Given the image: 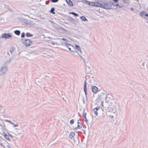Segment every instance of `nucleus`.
<instances>
[{"label": "nucleus", "mask_w": 148, "mask_h": 148, "mask_svg": "<svg viewBox=\"0 0 148 148\" xmlns=\"http://www.w3.org/2000/svg\"><path fill=\"white\" fill-rule=\"evenodd\" d=\"M90 75H91V73H88L86 75V79L85 80L84 84V91L85 92V94L86 95V100H87V82L86 81H90L91 82V79H90Z\"/></svg>", "instance_id": "1"}, {"label": "nucleus", "mask_w": 148, "mask_h": 148, "mask_svg": "<svg viewBox=\"0 0 148 148\" xmlns=\"http://www.w3.org/2000/svg\"><path fill=\"white\" fill-rule=\"evenodd\" d=\"M22 43L26 46H29L34 44V42L28 39H26L25 40L22 39Z\"/></svg>", "instance_id": "2"}, {"label": "nucleus", "mask_w": 148, "mask_h": 148, "mask_svg": "<svg viewBox=\"0 0 148 148\" xmlns=\"http://www.w3.org/2000/svg\"><path fill=\"white\" fill-rule=\"evenodd\" d=\"M7 67L6 66H2L0 70V76L3 77L7 71Z\"/></svg>", "instance_id": "3"}, {"label": "nucleus", "mask_w": 148, "mask_h": 148, "mask_svg": "<svg viewBox=\"0 0 148 148\" xmlns=\"http://www.w3.org/2000/svg\"><path fill=\"white\" fill-rule=\"evenodd\" d=\"M1 37L10 39L12 38V35L10 33L3 34L1 36Z\"/></svg>", "instance_id": "4"}, {"label": "nucleus", "mask_w": 148, "mask_h": 148, "mask_svg": "<svg viewBox=\"0 0 148 148\" xmlns=\"http://www.w3.org/2000/svg\"><path fill=\"white\" fill-rule=\"evenodd\" d=\"M139 15L142 17H143L144 16H148V14L144 11H141L139 14Z\"/></svg>", "instance_id": "5"}, {"label": "nucleus", "mask_w": 148, "mask_h": 148, "mask_svg": "<svg viewBox=\"0 0 148 148\" xmlns=\"http://www.w3.org/2000/svg\"><path fill=\"white\" fill-rule=\"evenodd\" d=\"M101 8L106 9H110V8L108 7V4L107 3H105L103 5H102V6H101Z\"/></svg>", "instance_id": "6"}, {"label": "nucleus", "mask_w": 148, "mask_h": 148, "mask_svg": "<svg viewBox=\"0 0 148 148\" xmlns=\"http://www.w3.org/2000/svg\"><path fill=\"white\" fill-rule=\"evenodd\" d=\"M72 139H73L74 143L75 144H78L79 143V139L77 136L73 138Z\"/></svg>", "instance_id": "7"}, {"label": "nucleus", "mask_w": 148, "mask_h": 148, "mask_svg": "<svg viewBox=\"0 0 148 148\" xmlns=\"http://www.w3.org/2000/svg\"><path fill=\"white\" fill-rule=\"evenodd\" d=\"M94 3L95 5H94V6L95 7L101 8V7H102L101 6H102V4L98 2H94Z\"/></svg>", "instance_id": "8"}, {"label": "nucleus", "mask_w": 148, "mask_h": 148, "mask_svg": "<svg viewBox=\"0 0 148 148\" xmlns=\"http://www.w3.org/2000/svg\"><path fill=\"white\" fill-rule=\"evenodd\" d=\"M92 90V92L95 94L97 92L98 90V88L96 86H94L93 87Z\"/></svg>", "instance_id": "9"}, {"label": "nucleus", "mask_w": 148, "mask_h": 148, "mask_svg": "<svg viewBox=\"0 0 148 148\" xmlns=\"http://www.w3.org/2000/svg\"><path fill=\"white\" fill-rule=\"evenodd\" d=\"M66 1L69 6L72 7L73 6V5L71 0H66Z\"/></svg>", "instance_id": "10"}, {"label": "nucleus", "mask_w": 148, "mask_h": 148, "mask_svg": "<svg viewBox=\"0 0 148 148\" xmlns=\"http://www.w3.org/2000/svg\"><path fill=\"white\" fill-rule=\"evenodd\" d=\"M111 96L110 94H108L107 95H106V101L108 102L110 101L111 99Z\"/></svg>", "instance_id": "11"}, {"label": "nucleus", "mask_w": 148, "mask_h": 148, "mask_svg": "<svg viewBox=\"0 0 148 148\" xmlns=\"http://www.w3.org/2000/svg\"><path fill=\"white\" fill-rule=\"evenodd\" d=\"M68 49L71 52L73 53H75L77 52V51H75V49L74 48V47L72 45V47H69Z\"/></svg>", "instance_id": "12"}, {"label": "nucleus", "mask_w": 148, "mask_h": 148, "mask_svg": "<svg viewBox=\"0 0 148 148\" xmlns=\"http://www.w3.org/2000/svg\"><path fill=\"white\" fill-rule=\"evenodd\" d=\"M86 66V72L87 74H88V73H90L91 72V70L90 69V67L88 66Z\"/></svg>", "instance_id": "13"}, {"label": "nucleus", "mask_w": 148, "mask_h": 148, "mask_svg": "<svg viewBox=\"0 0 148 148\" xmlns=\"http://www.w3.org/2000/svg\"><path fill=\"white\" fill-rule=\"evenodd\" d=\"M75 135V134L74 132H72L70 133L69 135V138L71 139H72L73 138H74V136Z\"/></svg>", "instance_id": "14"}, {"label": "nucleus", "mask_w": 148, "mask_h": 148, "mask_svg": "<svg viewBox=\"0 0 148 148\" xmlns=\"http://www.w3.org/2000/svg\"><path fill=\"white\" fill-rule=\"evenodd\" d=\"M75 48L76 49L78 50V51H79L80 52L81 54H82V51L81 50V48H80V47L77 45H76L75 46Z\"/></svg>", "instance_id": "15"}, {"label": "nucleus", "mask_w": 148, "mask_h": 148, "mask_svg": "<svg viewBox=\"0 0 148 148\" xmlns=\"http://www.w3.org/2000/svg\"><path fill=\"white\" fill-rule=\"evenodd\" d=\"M86 113H84V111L83 112V117L84 119H85V121L86 122H88V121L86 118Z\"/></svg>", "instance_id": "16"}, {"label": "nucleus", "mask_w": 148, "mask_h": 148, "mask_svg": "<svg viewBox=\"0 0 148 148\" xmlns=\"http://www.w3.org/2000/svg\"><path fill=\"white\" fill-rule=\"evenodd\" d=\"M14 33L16 35H19L21 33L20 31L18 30H16L14 31Z\"/></svg>", "instance_id": "17"}, {"label": "nucleus", "mask_w": 148, "mask_h": 148, "mask_svg": "<svg viewBox=\"0 0 148 148\" xmlns=\"http://www.w3.org/2000/svg\"><path fill=\"white\" fill-rule=\"evenodd\" d=\"M26 36L27 37H31L33 36V35L29 32H27L26 33Z\"/></svg>", "instance_id": "18"}, {"label": "nucleus", "mask_w": 148, "mask_h": 148, "mask_svg": "<svg viewBox=\"0 0 148 148\" xmlns=\"http://www.w3.org/2000/svg\"><path fill=\"white\" fill-rule=\"evenodd\" d=\"M81 19L83 21H86L87 20V18L84 16H81L80 17Z\"/></svg>", "instance_id": "19"}, {"label": "nucleus", "mask_w": 148, "mask_h": 148, "mask_svg": "<svg viewBox=\"0 0 148 148\" xmlns=\"http://www.w3.org/2000/svg\"><path fill=\"white\" fill-rule=\"evenodd\" d=\"M55 8H52L50 11V12L52 14H54L55 12H54Z\"/></svg>", "instance_id": "20"}, {"label": "nucleus", "mask_w": 148, "mask_h": 148, "mask_svg": "<svg viewBox=\"0 0 148 148\" xmlns=\"http://www.w3.org/2000/svg\"><path fill=\"white\" fill-rule=\"evenodd\" d=\"M70 14H72L74 15V16H79V14H78L76 13L73 12H70Z\"/></svg>", "instance_id": "21"}, {"label": "nucleus", "mask_w": 148, "mask_h": 148, "mask_svg": "<svg viewBox=\"0 0 148 148\" xmlns=\"http://www.w3.org/2000/svg\"><path fill=\"white\" fill-rule=\"evenodd\" d=\"M50 44L51 45H58V43L57 42H51L50 43Z\"/></svg>", "instance_id": "22"}, {"label": "nucleus", "mask_w": 148, "mask_h": 148, "mask_svg": "<svg viewBox=\"0 0 148 148\" xmlns=\"http://www.w3.org/2000/svg\"><path fill=\"white\" fill-rule=\"evenodd\" d=\"M82 127V123H80L79 124H78L77 125V127L76 128L80 129Z\"/></svg>", "instance_id": "23"}, {"label": "nucleus", "mask_w": 148, "mask_h": 148, "mask_svg": "<svg viewBox=\"0 0 148 148\" xmlns=\"http://www.w3.org/2000/svg\"><path fill=\"white\" fill-rule=\"evenodd\" d=\"M93 111L95 115L97 116L98 115V113L97 112V110H95V109L94 108L93 110Z\"/></svg>", "instance_id": "24"}, {"label": "nucleus", "mask_w": 148, "mask_h": 148, "mask_svg": "<svg viewBox=\"0 0 148 148\" xmlns=\"http://www.w3.org/2000/svg\"><path fill=\"white\" fill-rule=\"evenodd\" d=\"M8 121L10 123H11L13 125L14 127H17V126H18V125L17 124H16V125H15L14 124V123H13V122H12L11 121Z\"/></svg>", "instance_id": "25"}, {"label": "nucleus", "mask_w": 148, "mask_h": 148, "mask_svg": "<svg viewBox=\"0 0 148 148\" xmlns=\"http://www.w3.org/2000/svg\"><path fill=\"white\" fill-rule=\"evenodd\" d=\"M68 20L70 21H73L74 19L71 17H69Z\"/></svg>", "instance_id": "26"}, {"label": "nucleus", "mask_w": 148, "mask_h": 148, "mask_svg": "<svg viewBox=\"0 0 148 148\" xmlns=\"http://www.w3.org/2000/svg\"><path fill=\"white\" fill-rule=\"evenodd\" d=\"M67 43L66 42H62L61 45H63V46L65 47Z\"/></svg>", "instance_id": "27"}, {"label": "nucleus", "mask_w": 148, "mask_h": 148, "mask_svg": "<svg viewBox=\"0 0 148 148\" xmlns=\"http://www.w3.org/2000/svg\"><path fill=\"white\" fill-rule=\"evenodd\" d=\"M65 47L68 48L69 47H72V45L68 43H67Z\"/></svg>", "instance_id": "28"}, {"label": "nucleus", "mask_w": 148, "mask_h": 148, "mask_svg": "<svg viewBox=\"0 0 148 148\" xmlns=\"http://www.w3.org/2000/svg\"><path fill=\"white\" fill-rule=\"evenodd\" d=\"M89 5L90 6H94V5H95L94 2H90V4H89Z\"/></svg>", "instance_id": "29"}, {"label": "nucleus", "mask_w": 148, "mask_h": 148, "mask_svg": "<svg viewBox=\"0 0 148 148\" xmlns=\"http://www.w3.org/2000/svg\"><path fill=\"white\" fill-rule=\"evenodd\" d=\"M74 121L73 119H71V120L70 123L71 124H72L74 123Z\"/></svg>", "instance_id": "30"}, {"label": "nucleus", "mask_w": 148, "mask_h": 148, "mask_svg": "<svg viewBox=\"0 0 148 148\" xmlns=\"http://www.w3.org/2000/svg\"><path fill=\"white\" fill-rule=\"evenodd\" d=\"M77 53L78 54V55H79V56L81 58H82V59H83V60L84 61V62H85V60L80 55L79 53L78 52H77Z\"/></svg>", "instance_id": "31"}, {"label": "nucleus", "mask_w": 148, "mask_h": 148, "mask_svg": "<svg viewBox=\"0 0 148 148\" xmlns=\"http://www.w3.org/2000/svg\"><path fill=\"white\" fill-rule=\"evenodd\" d=\"M13 48H11L10 50V52L11 53H12L13 51Z\"/></svg>", "instance_id": "32"}, {"label": "nucleus", "mask_w": 148, "mask_h": 148, "mask_svg": "<svg viewBox=\"0 0 148 148\" xmlns=\"http://www.w3.org/2000/svg\"><path fill=\"white\" fill-rule=\"evenodd\" d=\"M25 36V34L24 32H23L21 34V37L22 38H24Z\"/></svg>", "instance_id": "33"}, {"label": "nucleus", "mask_w": 148, "mask_h": 148, "mask_svg": "<svg viewBox=\"0 0 148 148\" xmlns=\"http://www.w3.org/2000/svg\"><path fill=\"white\" fill-rule=\"evenodd\" d=\"M58 0H51V2L53 3H56L58 1Z\"/></svg>", "instance_id": "34"}, {"label": "nucleus", "mask_w": 148, "mask_h": 148, "mask_svg": "<svg viewBox=\"0 0 148 148\" xmlns=\"http://www.w3.org/2000/svg\"><path fill=\"white\" fill-rule=\"evenodd\" d=\"M7 140H10L9 138V136L8 135L7 136L5 137V138Z\"/></svg>", "instance_id": "35"}, {"label": "nucleus", "mask_w": 148, "mask_h": 148, "mask_svg": "<svg viewBox=\"0 0 148 148\" xmlns=\"http://www.w3.org/2000/svg\"><path fill=\"white\" fill-rule=\"evenodd\" d=\"M94 109H95V110H97L98 111L100 107L99 106H97V107L95 108Z\"/></svg>", "instance_id": "36"}, {"label": "nucleus", "mask_w": 148, "mask_h": 148, "mask_svg": "<svg viewBox=\"0 0 148 148\" xmlns=\"http://www.w3.org/2000/svg\"><path fill=\"white\" fill-rule=\"evenodd\" d=\"M112 5H114V6H116V7H118L119 6V7H121L120 6H119V4H112Z\"/></svg>", "instance_id": "37"}, {"label": "nucleus", "mask_w": 148, "mask_h": 148, "mask_svg": "<svg viewBox=\"0 0 148 148\" xmlns=\"http://www.w3.org/2000/svg\"><path fill=\"white\" fill-rule=\"evenodd\" d=\"M3 133L4 134H3V136H4V138L5 137L7 136L8 135L7 134L5 133L4 132H3Z\"/></svg>", "instance_id": "38"}, {"label": "nucleus", "mask_w": 148, "mask_h": 148, "mask_svg": "<svg viewBox=\"0 0 148 148\" xmlns=\"http://www.w3.org/2000/svg\"><path fill=\"white\" fill-rule=\"evenodd\" d=\"M90 2L88 1H86V4H88L89 5V4H90Z\"/></svg>", "instance_id": "39"}, {"label": "nucleus", "mask_w": 148, "mask_h": 148, "mask_svg": "<svg viewBox=\"0 0 148 148\" xmlns=\"http://www.w3.org/2000/svg\"><path fill=\"white\" fill-rule=\"evenodd\" d=\"M6 148H11L10 147V146L8 145L6 146Z\"/></svg>", "instance_id": "40"}, {"label": "nucleus", "mask_w": 148, "mask_h": 148, "mask_svg": "<svg viewBox=\"0 0 148 148\" xmlns=\"http://www.w3.org/2000/svg\"><path fill=\"white\" fill-rule=\"evenodd\" d=\"M62 40L64 41H67V40L66 39H65V38H62Z\"/></svg>", "instance_id": "41"}, {"label": "nucleus", "mask_w": 148, "mask_h": 148, "mask_svg": "<svg viewBox=\"0 0 148 148\" xmlns=\"http://www.w3.org/2000/svg\"><path fill=\"white\" fill-rule=\"evenodd\" d=\"M145 62H143L142 63V65L143 66V67H144V65H145Z\"/></svg>", "instance_id": "42"}, {"label": "nucleus", "mask_w": 148, "mask_h": 148, "mask_svg": "<svg viewBox=\"0 0 148 148\" xmlns=\"http://www.w3.org/2000/svg\"><path fill=\"white\" fill-rule=\"evenodd\" d=\"M0 144L1 146H3L4 147V148H5L4 146L2 144V143H0Z\"/></svg>", "instance_id": "43"}, {"label": "nucleus", "mask_w": 148, "mask_h": 148, "mask_svg": "<svg viewBox=\"0 0 148 148\" xmlns=\"http://www.w3.org/2000/svg\"><path fill=\"white\" fill-rule=\"evenodd\" d=\"M113 0L115 3L117 2L118 1V0Z\"/></svg>", "instance_id": "44"}, {"label": "nucleus", "mask_w": 148, "mask_h": 148, "mask_svg": "<svg viewBox=\"0 0 148 148\" xmlns=\"http://www.w3.org/2000/svg\"><path fill=\"white\" fill-rule=\"evenodd\" d=\"M2 140V138L0 136V141H1Z\"/></svg>", "instance_id": "45"}, {"label": "nucleus", "mask_w": 148, "mask_h": 148, "mask_svg": "<svg viewBox=\"0 0 148 148\" xmlns=\"http://www.w3.org/2000/svg\"><path fill=\"white\" fill-rule=\"evenodd\" d=\"M24 22L25 23H26L27 22V20H24Z\"/></svg>", "instance_id": "46"}, {"label": "nucleus", "mask_w": 148, "mask_h": 148, "mask_svg": "<svg viewBox=\"0 0 148 148\" xmlns=\"http://www.w3.org/2000/svg\"><path fill=\"white\" fill-rule=\"evenodd\" d=\"M132 11H134V9H133V8H131V9H130Z\"/></svg>", "instance_id": "47"}, {"label": "nucleus", "mask_w": 148, "mask_h": 148, "mask_svg": "<svg viewBox=\"0 0 148 148\" xmlns=\"http://www.w3.org/2000/svg\"><path fill=\"white\" fill-rule=\"evenodd\" d=\"M83 101L84 103H85V101L84 99H83Z\"/></svg>", "instance_id": "48"}, {"label": "nucleus", "mask_w": 148, "mask_h": 148, "mask_svg": "<svg viewBox=\"0 0 148 148\" xmlns=\"http://www.w3.org/2000/svg\"><path fill=\"white\" fill-rule=\"evenodd\" d=\"M103 102H101V105H102V106H103Z\"/></svg>", "instance_id": "49"}, {"label": "nucleus", "mask_w": 148, "mask_h": 148, "mask_svg": "<svg viewBox=\"0 0 148 148\" xmlns=\"http://www.w3.org/2000/svg\"><path fill=\"white\" fill-rule=\"evenodd\" d=\"M80 123H80V122H77L78 125V124H80Z\"/></svg>", "instance_id": "50"}, {"label": "nucleus", "mask_w": 148, "mask_h": 148, "mask_svg": "<svg viewBox=\"0 0 148 148\" xmlns=\"http://www.w3.org/2000/svg\"><path fill=\"white\" fill-rule=\"evenodd\" d=\"M101 94H103V95H105V93H104V92H102V93H101Z\"/></svg>", "instance_id": "51"}, {"label": "nucleus", "mask_w": 148, "mask_h": 148, "mask_svg": "<svg viewBox=\"0 0 148 148\" xmlns=\"http://www.w3.org/2000/svg\"><path fill=\"white\" fill-rule=\"evenodd\" d=\"M9 136H10L11 137H12V136L11 135H10H10H9Z\"/></svg>", "instance_id": "52"}, {"label": "nucleus", "mask_w": 148, "mask_h": 148, "mask_svg": "<svg viewBox=\"0 0 148 148\" xmlns=\"http://www.w3.org/2000/svg\"><path fill=\"white\" fill-rule=\"evenodd\" d=\"M84 134H85V130H84Z\"/></svg>", "instance_id": "53"}, {"label": "nucleus", "mask_w": 148, "mask_h": 148, "mask_svg": "<svg viewBox=\"0 0 148 148\" xmlns=\"http://www.w3.org/2000/svg\"><path fill=\"white\" fill-rule=\"evenodd\" d=\"M1 109V107L0 106V110Z\"/></svg>", "instance_id": "54"}, {"label": "nucleus", "mask_w": 148, "mask_h": 148, "mask_svg": "<svg viewBox=\"0 0 148 148\" xmlns=\"http://www.w3.org/2000/svg\"><path fill=\"white\" fill-rule=\"evenodd\" d=\"M148 23V22H147Z\"/></svg>", "instance_id": "55"}]
</instances>
